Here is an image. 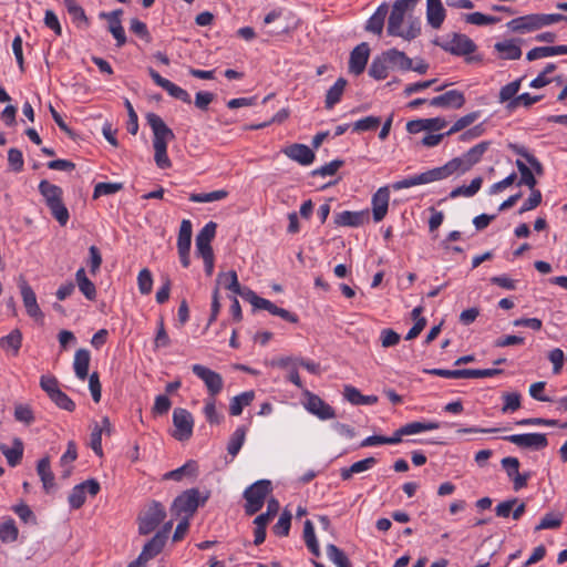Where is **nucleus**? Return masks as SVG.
Wrapping results in <instances>:
<instances>
[{
  "mask_svg": "<svg viewBox=\"0 0 567 567\" xmlns=\"http://www.w3.org/2000/svg\"><path fill=\"white\" fill-rule=\"evenodd\" d=\"M446 164L452 175L457 172L464 174L472 168L471 163H468L464 154L460 157L452 158Z\"/></svg>",
  "mask_w": 567,
  "mask_h": 567,
  "instance_id": "62",
  "label": "nucleus"
},
{
  "mask_svg": "<svg viewBox=\"0 0 567 567\" xmlns=\"http://www.w3.org/2000/svg\"><path fill=\"white\" fill-rule=\"evenodd\" d=\"M563 514L560 513H547L535 527L536 532L543 529H555L561 526Z\"/></svg>",
  "mask_w": 567,
  "mask_h": 567,
  "instance_id": "48",
  "label": "nucleus"
},
{
  "mask_svg": "<svg viewBox=\"0 0 567 567\" xmlns=\"http://www.w3.org/2000/svg\"><path fill=\"white\" fill-rule=\"evenodd\" d=\"M389 68L391 66L383 52L381 55H378L373 59L369 68V74L375 80H383L388 76Z\"/></svg>",
  "mask_w": 567,
  "mask_h": 567,
  "instance_id": "38",
  "label": "nucleus"
},
{
  "mask_svg": "<svg viewBox=\"0 0 567 567\" xmlns=\"http://www.w3.org/2000/svg\"><path fill=\"white\" fill-rule=\"evenodd\" d=\"M390 192L388 186L380 187L372 197V213L374 221H381L389 207Z\"/></svg>",
  "mask_w": 567,
  "mask_h": 567,
  "instance_id": "19",
  "label": "nucleus"
},
{
  "mask_svg": "<svg viewBox=\"0 0 567 567\" xmlns=\"http://www.w3.org/2000/svg\"><path fill=\"white\" fill-rule=\"evenodd\" d=\"M255 398L254 391H246L236 396H234L229 404V413L230 415L237 416L243 413L244 406L249 405Z\"/></svg>",
  "mask_w": 567,
  "mask_h": 567,
  "instance_id": "37",
  "label": "nucleus"
},
{
  "mask_svg": "<svg viewBox=\"0 0 567 567\" xmlns=\"http://www.w3.org/2000/svg\"><path fill=\"white\" fill-rule=\"evenodd\" d=\"M271 492V482L260 480L250 485L244 493L246 499L245 512L247 515H254L261 509L266 496Z\"/></svg>",
  "mask_w": 567,
  "mask_h": 567,
  "instance_id": "4",
  "label": "nucleus"
},
{
  "mask_svg": "<svg viewBox=\"0 0 567 567\" xmlns=\"http://www.w3.org/2000/svg\"><path fill=\"white\" fill-rule=\"evenodd\" d=\"M328 558L338 567H351L350 561L346 554L333 544L326 547Z\"/></svg>",
  "mask_w": 567,
  "mask_h": 567,
  "instance_id": "46",
  "label": "nucleus"
},
{
  "mask_svg": "<svg viewBox=\"0 0 567 567\" xmlns=\"http://www.w3.org/2000/svg\"><path fill=\"white\" fill-rule=\"evenodd\" d=\"M444 51L453 55H468L476 51L477 47L466 34L453 33L451 40L445 42L434 41Z\"/></svg>",
  "mask_w": 567,
  "mask_h": 567,
  "instance_id": "8",
  "label": "nucleus"
},
{
  "mask_svg": "<svg viewBox=\"0 0 567 567\" xmlns=\"http://www.w3.org/2000/svg\"><path fill=\"white\" fill-rule=\"evenodd\" d=\"M39 192L43 196L45 205L62 200L63 190L60 186L51 184L47 179H42L39 183Z\"/></svg>",
  "mask_w": 567,
  "mask_h": 567,
  "instance_id": "31",
  "label": "nucleus"
},
{
  "mask_svg": "<svg viewBox=\"0 0 567 567\" xmlns=\"http://www.w3.org/2000/svg\"><path fill=\"white\" fill-rule=\"evenodd\" d=\"M426 17L432 28L439 29L442 25L445 18V9L441 0H427Z\"/></svg>",
  "mask_w": 567,
  "mask_h": 567,
  "instance_id": "25",
  "label": "nucleus"
},
{
  "mask_svg": "<svg viewBox=\"0 0 567 567\" xmlns=\"http://www.w3.org/2000/svg\"><path fill=\"white\" fill-rule=\"evenodd\" d=\"M192 371L205 383L209 398H215L221 392L224 388L221 374L202 364L192 365Z\"/></svg>",
  "mask_w": 567,
  "mask_h": 567,
  "instance_id": "9",
  "label": "nucleus"
},
{
  "mask_svg": "<svg viewBox=\"0 0 567 567\" xmlns=\"http://www.w3.org/2000/svg\"><path fill=\"white\" fill-rule=\"evenodd\" d=\"M483 178L481 176L475 177L472 179L470 185H462L456 188H454L450 193L451 198H456L458 196H465V197H472L474 196L482 187Z\"/></svg>",
  "mask_w": 567,
  "mask_h": 567,
  "instance_id": "39",
  "label": "nucleus"
},
{
  "mask_svg": "<svg viewBox=\"0 0 567 567\" xmlns=\"http://www.w3.org/2000/svg\"><path fill=\"white\" fill-rule=\"evenodd\" d=\"M481 115V112L480 111H475V112H471L462 117H460L453 125L452 127L446 132V135L450 136L452 134H455L462 130H464L465 127L470 126L471 124H473Z\"/></svg>",
  "mask_w": 567,
  "mask_h": 567,
  "instance_id": "52",
  "label": "nucleus"
},
{
  "mask_svg": "<svg viewBox=\"0 0 567 567\" xmlns=\"http://www.w3.org/2000/svg\"><path fill=\"white\" fill-rule=\"evenodd\" d=\"M491 142L484 141L472 148H470L464 155L467 158L468 163H471V166L473 167L476 165L485 154V152L489 148Z\"/></svg>",
  "mask_w": 567,
  "mask_h": 567,
  "instance_id": "49",
  "label": "nucleus"
},
{
  "mask_svg": "<svg viewBox=\"0 0 567 567\" xmlns=\"http://www.w3.org/2000/svg\"><path fill=\"white\" fill-rule=\"evenodd\" d=\"M217 224L214 221L207 223L197 234L196 236V255L204 256L208 254H213L212 240L216 235Z\"/></svg>",
  "mask_w": 567,
  "mask_h": 567,
  "instance_id": "15",
  "label": "nucleus"
},
{
  "mask_svg": "<svg viewBox=\"0 0 567 567\" xmlns=\"http://www.w3.org/2000/svg\"><path fill=\"white\" fill-rule=\"evenodd\" d=\"M166 543V539H164L163 534H155L152 539H150L143 547L142 553L140 556L135 559V561H140V565L144 566L146 561L154 558L156 555H158L164 545Z\"/></svg>",
  "mask_w": 567,
  "mask_h": 567,
  "instance_id": "20",
  "label": "nucleus"
},
{
  "mask_svg": "<svg viewBox=\"0 0 567 567\" xmlns=\"http://www.w3.org/2000/svg\"><path fill=\"white\" fill-rule=\"evenodd\" d=\"M498 17L486 16L481 12H473L465 14V21L475 25H486V24H495L499 22Z\"/></svg>",
  "mask_w": 567,
  "mask_h": 567,
  "instance_id": "56",
  "label": "nucleus"
},
{
  "mask_svg": "<svg viewBox=\"0 0 567 567\" xmlns=\"http://www.w3.org/2000/svg\"><path fill=\"white\" fill-rule=\"evenodd\" d=\"M47 206L49 207L51 215L61 226H65L68 224L70 214L63 200L54 202Z\"/></svg>",
  "mask_w": 567,
  "mask_h": 567,
  "instance_id": "50",
  "label": "nucleus"
},
{
  "mask_svg": "<svg viewBox=\"0 0 567 567\" xmlns=\"http://www.w3.org/2000/svg\"><path fill=\"white\" fill-rule=\"evenodd\" d=\"M37 472L47 493H50L54 486V474L51 471L49 457H43L38 462Z\"/></svg>",
  "mask_w": 567,
  "mask_h": 567,
  "instance_id": "29",
  "label": "nucleus"
},
{
  "mask_svg": "<svg viewBox=\"0 0 567 567\" xmlns=\"http://www.w3.org/2000/svg\"><path fill=\"white\" fill-rule=\"evenodd\" d=\"M175 432L173 436L178 441H186L193 434L194 419L186 409L177 408L173 412Z\"/></svg>",
  "mask_w": 567,
  "mask_h": 567,
  "instance_id": "11",
  "label": "nucleus"
},
{
  "mask_svg": "<svg viewBox=\"0 0 567 567\" xmlns=\"http://www.w3.org/2000/svg\"><path fill=\"white\" fill-rule=\"evenodd\" d=\"M0 451L6 456L10 466H17L23 456V443L17 437L12 442V447H9L6 444H0Z\"/></svg>",
  "mask_w": 567,
  "mask_h": 567,
  "instance_id": "27",
  "label": "nucleus"
},
{
  "mask_svg": "<svg viewBox=\"0 0 567 567\" xmlns=\"http://www.w3.org/2000/svg\"><path fill=\"white\" fill-rule=\"evenodd\" d=\"M146 120L154 135V161L157 167L162 169L169 168L172 166V162L167 156V144L175 138V134L159 115L148 113L146 115Z\"/></svg>",
  "mask_w": 567,
  "mask_h": 567,
  "instance_id": "1",
  "label": "nucleus"
},
{
  "mask_svg": "<svg viewBox=\"0 0 567 567\" xmlns=\"http://www.w3.org/2000/svg\"><path fill=\"white\" fill-rule=\"evenodd\" d=\"M522 79H517L506 85H504L498 93V102L508 104L515 100L520 89Z\"/></svg>",
  "mask_w": 567,
  "mask_h": 567,
  "instance_id": "43",
  "label": "nucleus"
},
{
  "mask_svg": "<svg viewBox=\"0 0 567 567\" xmlns=\"http://www.w3.org/2000/svg\"><path fill=\"white\" fill-rule=\"evenodd\" d=\"M123 189L122 183H97L94 187L93 198L104 195H112Z\"/></svg>",
  "mask_w": 567,
  "mask_h": 567,
  "instance_id": "58",
  "label": "nucleus"
},
{
  "mask_svg": "<svg viewBox=\"0 0 567 567\" xmlns=\"http://www.w3.org/2000/svg\"><path fill=\"white\" fill-rule=\"evenodd\" d=\"M204 414L210 424H219L221 422L223 415L216 410L215 398H208L205 401Z\"/></svg>",
  "mask_w": 567,
  "mask_h": 567,
  "instance_id": "59",
  "label": "nucleus"
},
{
  "mask_svg": "<svg viewBox=\"0 0 567 567\" xmlns=\"http://www.w3.org/2000/svg\"><path fill=\"white\" fill-rule=\"evenodd\" d=\"M451 175L452 174L450 172L447 164H444L443 166L432 168V169L421 173L419 175L411 176V177L404 178L402 181H398L392 184V188L395 190H399V189H403V188L413 187L416 185L429 184L432 182L447 178Z\"/></svg>",
  "mask_w": 567,
  "mask_h": 567,
  "instance_id": "5",
  "label": "nucleus"
},
{
  "mask_svg": "<svg viewBox=\"0 0 567 567\" xmlns=\"http://www.w3.org/2000/svg\"><path fill=\"white\" fill-rule=\"evenodd\" d=\"M343 396L353 405H372L378 402L377 395H363L355 386L349 384L343 388Z\"/></svg>",
  "mask_w": 567,
  "mask_h": 567,
  "instance_id": "24",
  "label": "nucleus"
},
{
  "mask_svg": "<svg viewBox=\"0 0 567 567\" xmlns=\"http://www.w3.org/2000/svg\"><path fill=\"white\" fill-rule=\"evenodd\" d=\"M257 309L267 310L271 315L278 316L288 322H292V323L298 322V317L295 313H292L284 308L277 307L275 303H272L271 301H269L268 299H265V298H262L261 301H259Z\"/></svg>",
  "mask_w": 567,
  "mask_h": 567,
  "instance_id": "35",
  "label": "nucleus"
},
{
  "mask_svg": "<svg viewBox=\"0 0 567 567\" xmlns=\"http://www.w3.org/2000/svg\"><path fill=\"white\" fill-rule=\"evenodd\" d=\"M91 355L89 350L79 349L74 355V372L80 380H85L89 377Z\"/></svg>",
  "mask_w": 567,
  "mask_h": 567,
  "instance_id": "30",
  "label": "nucleus"
},
{
  "mask_svg": "<svg viewBox=\"0 0 567 567\" xmlns=\"http://www.w3.org/2000/svg\"><path fill=\"white\" fill-rule=\"evenodd\" d=\"M19 530L11 517L0 523V540L2 543H13L18 539Z\"/></svg>",
  "mask_w": 567,
  "mask_h": 567,
  "instance_id": "40",
  "label": "nucleus"
},
{
  "mask_svg": "<svg viewBox=\"0 0 567 567\" xmlns=\"http://www.w3.org/2000/svg\"><path fill=\"white\" fill-rule=\"evenodd\" d=\"M22 346V333L19 329H13L9 334L0 338V348L4 351H11L13 355L19 353Z\"/></svg>",
  "mask_w": 567,
  "mask_h": 567,
  "instance_id": "34",
  "label": "nucleus"
},
{
  "mask_svg": "<svg viewBox=\"0 0 567 567\" xmlns=\"http://www.w3.org/2000/svg\"><path fill=\"white\" fill-rule=\"evenodd\" d=\"M100 483L95 478H90L75 485L68 498L70 506L74 509L82 507L86 499L85 491H87L91 496H95L100 492Z\"/></svg>",
  "mask_w": 567,
  "mask_h": 567,
  "instance_id": "13",
  "label": "nucleus"
},
{
  "mask_svg": "<svg viewBox=\"0 0 567 567\" xmlns=\"http://www.w3.org/2000/svg\"><path fill=\"white\" fill-rule=\"evenodd\" d=\"M307 395L306 409L311 414L318 416L320 420H329L336 416L334 409L326 403L320 396L310 392H307Z\"/></svg>",
  "mask_w": 567,
  "mask_h": 567,
  "instance_id": "16",
  "label": "nucleus"
},
{
  "mask_svg": "<svg viewBox=\"0 0 567 567\" xmlns=\"http://www.w3.org/2000/svg\"><path fill=\"white\" fill-rule=\"evenodd\" d=\"M137 286L142 295H148L153 288V276L150 269L143 268L137 276Z\"/></svg>",
  "mask_w": 567,
  "mask_h": 567,
  "instance_id": "57",
  "label": "nucleus"
},
{
  "mask_svg": "<svg viewBox=\"0 0 567 567\" xmlns=\"http://www.w3.org/2000/svg\"><path fill=\"white\" fill-rule=\"evenodd\" d=\"M558 54H567V45L537 47L528 51L526 58L528 61H534Z\"/></svg>",
  "mask_w": 567,
  "mask_h": 567,
  "instance_id": "33",
  "label": "nucleus"
},
{
  "mask_svg": "<svg viewBox=\"0 0 567 567\" xmlns=\"http://www.w3.org/2000/svg\"><path fill=\"white\" fill-rule=\"evenodd\" d=\"M217 284L224 285L226 289L233 291L236 295L241 287L238 282V277L235 270H230L226 274H219L217 277Z\"/></svg>",
  "mask_w": 567,
  "mask_h": 567,
  "instance_id": "51",
  "label": "nucleus"
},
{
  "mask_svg": "<svg viewBox=\"0 0 567 567\" xmlns=\"http://www.w3.org/2000/svg\"><path fill=\"white\" fill-rule=\"evenodd\" d=\"M19 288L28 316L37 322H42L44 315L38 303L35 292L23 277L19 279Z\"/></svg>",
  "mask_w": 567,
  "mask_h": 567,
  "instance_id": "10",
  "label": "nucleus"
},
{
  "mask_svg": "<svg viewBox=\"0 0 567 567\" xmlns=\"http://www.w3.org/2000/svg\"><path fill=\"white\" fill-rule=\"evenodd\" d=\"M14 419L30 425L34 421V414L29 405L18 404L14 408Z\"/></svg>",
  "mask_w": 567,
  "mask_h": 567,
  "instance_id": "61",
  "label": "nucleus"
},
{
  "mask_svg": "<svg viewBox=\"0 0 567 567\" xmlns=\"http://www.w3.org/2000/svg\"><path fill=\"white\" fill-rule=\"evenodd\" d=\"M291 526V514L284 512L274 526V533L277 536H288Z\"/></svg>",
  "mask_w": 567,
  "mask_h": 567,
  "instance_id": "63",
  "label": "nucleus"
},
{
  "mask_svg": "<svg viewBox=\"0 0 567 567\" xmlns=\"http://www.w3.org/2000/svg\"><path fill=\"white\" fill-rule=\"evenodd\" d=\"M303 539L308 549L315 556H320L319 544L315 534V527L311 520H306L303 525Z\"/></svg>",
  "mask_w": 567,
  "mask_h": 567,
  "instance_id": "41",
  "label": "nucleus"
},
{
  "mask_svg": "<svg viewBox=\"0 0 567 567\" xmlns=\"http://www.w3.org/2000/svg\"><path fill=\"white\" fill-rule=\"evenodd\" d=\"M559 21H567V16L560 13H533L511 20L507 25L514 32H529Z\"/></svg>",
  "mask_w": 567,
  "mask_h": 567,
  "instance_id": "2",
  "label": "nucleus"
},
{
  "mask_svg": "<svg viewBox=\"0 0 567 567\" xmlns=\"http://www.w3.org/2000/svg\"><path fill=\"white\" fill-rule=\"evenodd\" d=\"M381 124V118L379 116H367L361 120H358L353 123L352 128L355 132H365L373 131L379 127Z\"/></svg>",
  "mask_w": 567,
  "mask_h": 567,
  "instance_id": "55",
  "label": "nucleus"
},
{
  "mask_svg": "<svg viewBox=\"0 0 567 567\" xmlns=\"http://www.w3.org/2000/svg\"><path fill=\"white\" fill-rule=\"evenodd\" d=\"M369 56V44L367 42L358 44L350 53L349 72L355 75L361 74L367 66Z\"/></svg>",
  "mask_w": 567,
  "mask_h": 567,
  "instance_id": "14",
  "label": "nucleus"
},
{
  "mask_svg": "<svg viewBox=\"0 0 567 567\" xmlns=\"http://www.w3.org/2000/svg\"><path fill=\"white\" fill-rule=\"evenodd\" d=\"M388 14V4L382 3L377 11L369 18L365 30L375 34H381L384 27V20Z\"/></svg>",
  "mask_w": 567,
  "mask_h": 567,
  "instance_id": "28",
  "label": "nucleus"
},
{
  "mask_svg": "<svg viewBox=\"0 0 567 567\" xmlns=\"http://www.w3.org/2000/svg\"><path fill=\"white\" fill-rule=\"evenodd\" d=\"M404 16L405 14L401 13L400 11L391 10L386 28L389 35L400 37V34H402Z\"/></svg>",
  "mask_w": 567,
  "mask_h": 567,
  "instance_id": "44",
  "label": "nucleus"
},
{
  "mask_svg": "<svg viewBox=\"0 0 567 567\" xmlns=\"http://www.w3.org/2000/svg\"><path fill=\"white\" fill-rule=\"evenodd\" d=\"M75 280L80 291L85 296L86 299L94 300L96 298L95 285L87 278L84 268H80L76 271Z\"/></svg>",
  "mask_w": 567,
  "mask_h": 567,
  "instance_id": "36",
  "label": "nucleus"
},
{
  "mask_svg": "<svg viewBox=\"0 0 567 567\" xmlns=\"http://www.w3.org/2000/svg\"><path fill=\"white\" fill-rule=\"evenodd\" d=\"M246 432H247V429H246V426L243 425V426L237 427L236 431L233 433V435L228 442V445H227V452L231 456H236L239 453V451L245 442Z\"/></svg>",
  "mask_w": 567,
  "mask_h": 567,
  "instance_id": "42",
  "label": "nucleus"
},
{
  "mask_svg": "<svg viewBox=\"0 0 567 567\" xmlns=\"http://www.w3.org/2000/svg\"><path fill=\"white\" fill-rule=\"evenodd\" d=\"M368 221H369L368 210H362V212L344 210L334 216V224L337 226L359 227Z\"/></svg>",
  "mask_w": 567,
  "mask_h": 567,
  "instance_id": "21",
  "label": "nucleus"
},
{
  "mask_svg": "<svg viewBox=\"0 0 567 567\" xmlns=\"http://www.w3.org/2000/svg\"><path fill=\"white\" fill-rule=\"evenodd\" d=\"M425 373L437 375L449 379H463V378H491L503 373L502 369H425Z\"/></svg>",
  "mask_w": 567,
  "mask_h": 567,
  "instance_id": "7",
  "label": "nucleus"
},
{
  "mask_svg": "<svg viewBox=\"0 0 567 567\" xmlns=\"http://www.w3.org/2000/svg\"><path fill=\"white\" fill-rule=\"evenodd\" d=\"M494 49L503 60H518L522 56V50L514 39L496 42Z\"/></svg>",
  "mask_w": 567,
  "mask_h": 567,
  "instance_id": "23",
  "label": "nucleus"
},
{
  "mask_svg": "<svg viewBox=\"0 0 567 567\" xmlns=\"http://www.w3.org/2000/svg\"><path fill=\"white\" fill-rule=\"evenodd\" d=\"M430 105L445 109H461L465 104V95L458 90H451L433 97Z\"/></svg>",
  "mask_w": 567,
  "mask_h": 567,
  "instance_id": "17",
  "label": "nucleus"
},
{
  "mask_svg": "<svg viewBox=\"0 0 567 567\" xmlns=\"http://www.w3.org/2000/svg\"><path fill=\"white\" fill-rule=\"evenodd\" d=\"M502 398L504 400L503 413L514 412L520 408V394L518 392H505Z\"/></svg>",
  "mask_w": 567,
  "mask_h": 567,
  "instance_id": "60",
  "label": "nucleus"
},
{
  "mask_svg": "<svg viewBox=\"0 0 567 567\" xmlns=\"http://www.w3.org/2000/svg\"><path fill=\"white\" fill-rule=\"evenodd\" d=\"M209 494L200 498V493L197 488H189L178 495L172 506L171 513L175 517H187L190 518L199 505H204L208 499Z\"/></svg>",
  "mask_w": 567,
  "mask_h": 567,
  "instance_id": "3",
  "label": "nucleus"
},
{
  "mask_svg": "<svg viewBox=\"0 0 567 567\" xmlns=\"http://www.w3.org/2000/svg\"><path fill=\"white\" fill-rule=\"evenodd\" d=\"M192 223L188 219H183L179 226L177 237V248H189L192 245Z\"/></svg>",
  "mask_w": 567,
  "mask_h": 567,
  "instance_id": "45",
  "label": "nucleus"
},
{
  "mask_svg": "<svg viewBox=\"0 0 567 567\" xmlns=\"http://www.w3.org/2000/svg\"><path fill=\"white\" fill-rule=\"evenodd\" d=\"M384 55L391 68H399L403 71H410L413 68V61L404 52L396 49H390Z\"/></svg>",
  "mask_w": 567,
  "mask_h": 567,
  "instance_id": "26",
  "label": "nucleus"
},
{
  "mask_svg": "<svg viewBox=\"0 0 567 567\" xmlns=\"http://www.w3.org/2000/svg\"><path fill=\"white\" fill-rule=\"evenodd\" d=\"M540 99H542V95L532 96L528 93H523L520 95H517L515 100H513L508 104H506L505 107L508 112H513L520 105H523L525 107H529L534 103L540 101Z\"/></svg>",
  "mask_w": 567,
  "mask_h": 567,
  "instance_id": "53",
  "label": "nucleus"
},
{
  "mask_svg": "<svg viewBox=\"0 0 567 567\" xmlns=\"http://www.w3.org/2000/svg\"><path fill=\"white\" fill-rule=\"evenodd\" d=\"M347 85L344 78H339L336 83L328 90L324 100V106L331 110L337 103L340 102Z\"/></svg>",
  "mask_w": 567,
  "mask_h": 567,
  "instance_id": "32",
  "label": "nucleus"
},
{
  "mask_svg": "<svg viewBox=\"0 0 567 567\" xmlns=\"http://www.w3.org/2000/svg\"><path fill=\"white\" fill-rule=\"evenodd\" d=\"M8 163L13 172H21L23 168V155L18 148H10L8 152Z\"/></svg>",
  "mask_w": 567,
  "mask_h": 567,
  "instance_id": "64",
  "label": "nucleus"
},
{
  "mask_svg": "<svg viewBox=\"0 0 567 567\" xmlns=\"http://www.w3.org/2000/svg\"><path fill=\"white\" fill-rule=\"evenodd\" d=\"M228 196V192L225 189H218L210 193L192 194L189 200L194 203H210L221 200Z\"/></svg>",
  "mask_w": 567,
  "mask_h": 567,
  "instance_id": "47",
  "label": "nucleus"
},
{
  "mask_svg": "<svg viewBox=\"0 0 567 567\" xmlns=\"http://www.w3.org/2000/svg\"><path fill=\"white\" fill-rule=\"evenodd\" d=\"M522 449H530L539 451L548 445L546 434L543 433H526V434H512L503 437Z\"/></svg>",
  "mask_w": 567,
  "mask_h": 567,
  "instance_id": "12",
  "label": "nucleus"
},
{
  "mask_svg": "<svg viewBox=\"0 0 567 567\" xmlns=\"http://www.w3.org/2000/svg\"><path fill=\"white\" fill-rule=\"evenodd\" d=\"M282 153L290 159L303 166L310 165L316 157L313 151L309 146L299 143L285 147Z\"/></svg>",
  "mask_w": 567,
  "mask_h": 567,
  "instance_id": "18",
  "label": "nucleus"
},
{
  "mask_svg": "<svg viewBox=\"0 0 567 567\" xmlns=\"http://www.w3.org/2000/svg\"><path fill=\"white\" fill-rule=\"evenodd\" d=\"M377 464V458L373 456L367 457L364 460H360L354 462L349 467H343L340 470V477L342 481H350L354 474H360L365 471L371 470Z\"/></svg>",
  "mask_w": 567,
  "mask_h": 567,
  "instance_id": "22",
  "label": "nucleus"
},
{
  "mask_svg": "<svg viewBox=\"0 0 567 567\" xmlns=\"http://www.w3.org/2000/svg\"><path fill=\"white\" fill-rule=\"evenodd\" d=\"M50 400L60 409L65 410L68 412H72L75 409V403L71 400V398L61 391L56 390L51 396Z\"/></svg>",
  "mask_w": 567,
  "mask_h": 567,
  "instance_id": "54",
  "label": "nucleus"
},
{
  "mask_svg": "<svg viewBox=\"0 0 567 567\" xmlns=\"http://www.w3.org/2000/svg\"><path fill=\"white\" fill-rule=\"evenodd\" d=\"M166 512L164 506L153 501L144 512L141 513L138 519V532L142 535H147L155 530V528L164 520Z\"/></svg>",
  "mask_w": 567,
  "mask_h": 567,
  "instance_id": "6",
  "label": "nucleus"
}]
</instances>
